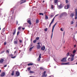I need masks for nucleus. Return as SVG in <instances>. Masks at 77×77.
Listing matches in <instances>:
<instances>
[{
    "label": "nucleus",
    "mask_w": 77,
    "mask_h": 77,
    "mask_svg": "<svg viewBox=\"0 0 77 77\" xmlns=\"http://www.w3.org/2000/svg\"><path fill=\"white\" fill-rule=\"evenodd\" d=\"M57 23H56L52 27V35H51V38H52V37H53V31L54 30V27H55V26H56V25L57 24Z\"/></svg>",
    "instance_id": "obj_1"
},
{
    "label": "nucleus",
    "mask_w": 77,
    "mask_h": 77,
    "mask_svg": "<svg viewBox=\"0 0 77 77\" xmlns=\"http://www.w3.org/2000/svg\"><path fill=\"white\" fill-rule=\"evenodd\" d=\"M58 15H59V14H57L53 18V20H52L51 23H50V25L49 26V27H51V24H52V23H53L54 22V18H55V17H57V16H58Z\"/></svg>",
    "instance_id": "obj_2"
},
{
    "label": "nucleus",
    "mask_w": 77,
    "mask_h": 77,
    "mask_svg": "<svg viewBox=\"0 0 77 77\" xmlns=\"http://www.w3.org/2000/svg\"><path fill=\"white\" fill-rule=\"evenodd\" d=\"M45 74H46V71H45L43 72V75L42 76V77H47V75H45Z\"/></svg>",
    "instance_id": "obj_3"
},
{
    "label": "nucleus",
    "mask_w": 77,
    "mask_h": 77,
    "mask_svg": "<svg viewBox=\"0 0 77 77\" xmlns=\"http://www.w3.org/2000/svg\"><path fill=\"white\" fill-rule=\"evenodd\" d=\"M4 62V59L1 58L0 59V63H3Z\"/></svg>",
    "instance_id": "obj_4"
},
{
    "label": "nucleus",
    "mask_w": 77,
    "mask_h": 77,
    "mask_svg": "<svg viewBox=\"0 0 77 77\" xmlns=\"http://www.w3.org/2000/svg\"><path fill=\"white\" fill-rule=\"evenodd\" d=\"M16 75L17 77H18L20 75V72L18 71H16Z\"/></svg>",
    "instance_id": "obj_5"
},
{
    "label": "nucleus",
    "mask_w": 77,
    "mask_h": 77,
    "mask_svg": "<svg viewBox=\"0 0 77 77\" xmlns=\"http://www.w3.org/2000/svg\"><path fill=\"white\" fill-rule=\"evenodd\" d=\"M45 49V47L44 46H43L42 47H41V50L43 51H44Z\"/></svg>",
    "instance_id": "obj_6"
},
{
    "label": "nucleus",
    "mask_w": 77,
    "mask_h": 77,
    "mask_svg": "<svg viewBox=\"0 0 77 77\" xmlns=\"http://www.w3.org/2000/svg\"><path fill=\"white\" fill-rule=\"evenodd\" d=\"M5 75V72H4L1 73V74L0 75V76H1V77H4Z\"/></svg>",
    "instance_id": "obj_7"
},
{
    "label": "nucleus",
    "mask_w": 77,
    "mask_h": 77,
    "mask_svg": "<svg viewBox=\"0 0 77 77\" xmlns=\"http://www.w3.org/2000/svg\"><path fill=\"white\" fill-rule=\"evenodd\" d=\"M77 18V10H75V20H76Z\"/></svg>",
    "instance_id": "obj_8"
},
{
    "label": "nucleus",
    "mask_w": 77,
    "mask_h": 77,
    "mask_svg": "<svg viewBox=\"0 0 77 77\" xmlns=\"http://www.w3.org/2000/svg\"><path fill=\"white\" fill-rule=\"evenodd\" d=\"M36 48L37 49H40V48H41V46H40V45H37Z\"/></svg>",
    "instance_id": "obj_9"
},
{
    "label": "nucleus",
    "mask_w": 77,
    "mask_h": 77,
    "mask_svg": "<svg viewBox=\"0 0 77 77\" xmlns=\"http://www.w3.org/2000/svg\"><path fill=\"white\" fill-rule=\"evenodd\" d=\"M69 8V5H67L66 8V6H65L64 7V8H65V9H68V8Z\"/></svg>",
    "instance_id": "obj_10"
},
{
    "label": "nucleus",
    "mask_w": 77,
    "mask_h": 77,
    "mask_svg": "<svg viewBox=\"0 0 77 77\" xmlns=\"http://www.w3.org/2000/svg\"><path fill=\"white\" fill-rule=\"evenodd\" d=\"M27 20V23H29L30 24V25H31L32 24V23H31V21H30V20Z\"/></svg>",
    "instance_id": "obj_11"
},
{
    "label": "nucleus",
    "mask_w": 77,
    "mask_h": 77,
    "mask_svg": "<svg viewBox=\"0 0 77 77\" xmlns=\"http://www.w3.org/2000/svg\"><path fill=\"white\" fill-rule=\"evenodd\" d=\"M14 44H17V43H18V40L16 39L15 41H14Z\"/></svg>",
    "instance_id": "obj_12"
},
{
    "label": "nucleus",
    "mask_w": 77,
    "mask_h": 77,
    "mask_svg": "<svg viewBox=\"0 0 77 77\" xmlns=\"http://www.w3.org/2000/svg\"><path fill=\"white\" fill-rule=\"evenodd\" d=\"M65 60H66V58H63L62 60H61V62H65Z\"/></svg>",
    "instance_id": "obj_13"
},
{
    "label": "nucleus",
    "mask_w": 77,
    "mask_h": 77,
    "mask_svg": "<svg viewBox=\"0 0 77 77\" xmlns=\"http://www.w3.org/2000/svg\"><path fill=\"white\" fill-rule=\"evenodd\" d=\"M58 9H60L62 8V5H60L58 6Z\"/></svg>",
    "instance_id": "obj_14"
},
{
    "label": "nucleus",
    "mask_w": 77,
    "mask_h": 77,
    "mask_svg": "<svg viewBox=\"0 0 77 77\" xmlns=\"http://www.w3.org/2000/svg\"><path fill=\"white\" fill-rule=\"evenodd\" d=\"M75 56V54H71L70 55V57H74V56Z\"/></svg>",
    "instance_id": "obj_15"
},
{
    "label": "nucleus",
    "mask_w": 77,
    "mask_h": 77,
    "mask_svg": "<svg viewBox=\"0 0 77 77\" xmlns=\"http://www.w3.org/2000/svg\"><path fill=\"white\" fill-rule=\"evenodd\" d=\"M73 16H74V13H71L70 15V16L71 17H72H72H73Z\"/></svg>",
    "instance_id": "obj_16"
},
{
    "label": "nucleus",
    "mask_w": 77,
    "mask_h": 77,
    "mask_svg": "<svg viewBox=\"0 0 77 77\" xmlns=\"http://www.w3.org/2000/svg\"><path fill=\"white\" fill-rule=\"evenodd\" d=\"M14 32L13 33V35H14L15 34V33H16V29H15V30H14Z\"/></svg>",
    "instance_id": "obj_17"
},
{
    "label": "nucleus",
    "mask_w": 77,
    "mask_h": 77,
    "mask_svg": "<svg viewBox=\"0 0 77 77\" xmlns=\"http://www.w3.org/2000/svg\"><path fill=\"white\" fill-rule=\"evenodd\" d=\"M30 74H33V73H35V72L31 71V70L29 71Z\"/></svg>",
    "instance_id": "obj_18"
},
{
    "label": "nucleus",
    "mask_w": 77,
    "mask_h": 77,
    "mask_svg": "<svg viewBox=\"0 0 77 77\" xmlns=\"http://www.w3.org/2000/svg\"><path fill=\"white\" fill-rule=\"evenodd\" d=\"M32 65H33V63H29L28 64V66H32Z\"/></svg>",
    "instance_id": "obj_19"
},
{
    "label": "nucleus",
    "mask_w": 77,
    "mask_h": 77,
    "mask_svg": "<svg viewBox=\"0 0 77 77\" xmlns=\"http://www.w3.org/2000/svg\"><path fill=\"white\" fill-rule=\"evenodd\" d=\"M34 47H35V46H33V47H32L30 48H29V49L30 51H32V49L34 48Z\"/></svg>",
    "instance_id": "obj_20"
},
{
    "label": "nucleus",
    "mask_w": 77,
    "mask_h": 77,
    "mask_svg": "<svg viewBox=\"0 0 77 77\" xmlns=\"http://www.w3.org/2000/svg\"><path fill=\"white\" fill-rule=\"evenodd\" d=\"M40 70H44V69L43 67H40Z\"/></svg>",
    "instance_id": "obj_21"
},
{
    "label": "nucleus",
    "mask_w": 77,
    "mask_h": 77,
    "mask_svg": "<svg viewBox=\"0 0 77 77\" xmlns=\"http://www.w3.org/2000/svg\"><path fill=\"white\" fill-rule=\"evenodd\" d=\"M30 69H31V67H28V68H27V70L28 71H30Z\"/></svg>",
    "instance_id": "obj_22"
},
{
    "label": "nucleus",
    "mask_w": 77,
    "mask_h": 77,
    "mask_svg": "<svg viewBox=\"0 0 77 77\" xmlns=\"http://www.w3.org/2000/svg\"><path fill=\"white\" fill-rule=\"evenodd\" d=\"M76 53V50H75L73 51L72 54H74V53Z\"/></svg>",
    "instance_id": "obj_23"
},
{
    "label": "nucleus",
    "mask_w": 77,
    "mask_h": 77,
    "mask_svg": "<svg viewBox=\"0 0 77 77\" xmlns=\"http://www.w3.org/2000/svg\"><path fill=\"white\" fill-rule=\"evenodd\" d=\"M36 24H37V23H39V20H38V19H36Z\"/></svg>",
    "instance_id": "obj_24"
},
{
    "label": "nucleus",
    "mask_w": 77,
    "mask_h": 77,
    "mask_svg": "<svg viewBox=\"0 0 77 77\" xmlns=\"http://www.w3.org/2000/svg\"><path fill=\"white\" fill-rule=\"evenodd\" d=\"M45 19L46 20H48V16H45Z\"/></svg>",
    "instance_id": "obj_25"
},
{
    "label": "nucleus",
    "mask_w": 77,
    "mask_h": 77,
    "mask_svg": "<svg viewBox=\"0 0 77 77\" xmlns=\"http://www.w3.org/2000/svg\"><path fill=\"white\" fill-rule=\"evenodd\" d=\"M21 28H22V27L20 26V27H18V30H20L21 29Z\"/></svg>",
    "instance_id": "obj_26"
},
{
    "label": "nucleus",
    "mask_w": 77,
    "mask_h": 77,
    "mask_svg": "<svg viewBox=\"0 0 77 77\" xmlns=\"http://www.w3.org/2000/svg\"><path fill=\"white\" fill-rule=\"evenodd\" d=\"M71 61H73L74 60V57H72L71 59Z\"/></svg>",
    "instance_id": "obj_27"
},
{
    "label": "nucleus",
    "mask_w": 77,
    "mask_h": 77,
    "mask_svg": "<svg viewBox=\"0 0 77 77\" xmlns=\"http://www.w3.org/2000/svg\"><path fill=\"white\" fill-rule=\"evenodd\" d=\"M69 52H68L67 53V54H66V55L67 56H69Z\"/></svg>",
    "instance_id": "obj_28"
},
{
    "label": "nucleus",
    "mask_w": 77,
    "mask_h": 77,
    "mask_svg": "<svg viewBox=\"0 0 77 77\" xmlns=\"http://www.w3.org/2000/svg\"><path fill=\"white\" fill-rule=\"evenodd\" d=\"M9 57H12L13 56V55H12V54H11L9 55Z\"/></svg>",
    "instance_id": "obj_29"
},
{
    "label": "nucleus",
    "mask_w": 77,
    "mask_h": 77,
    "mask_svg": "<svg viewBox=\"0 0 77 77\" xmlns=\"http://www.w3.org/2000/svg\"><path fill=\"white\" fill-rule=\"evenodd\" d=\"M36 40H35L33 41V43H36Z\"/></svg>",
    "instance_id": "obj_30"
},
{
    "label": "nucleus",
    "mask_w": 77,
    "mask_h": 77,
    "mask_svg": "<svg viewBox=\"0 0 77 77\" xmlns=\"http://www.w3.org/2000/svg\"><path fill=\"white\" fill-rule=\"evenodd\" d=\"M41 54H40L39 55L38 58H40V59H41Z\"/></svg>",
    "instance_id": "obj_31"
},
{
    "label": "nucleus",
    "mask_w": 77,
    "mask_h": 77,
    "mask_svg": "<svg viewBox=\"0 0 77 77\" xmlns=\"http://www.w3.org/2000/svg\"><path fill=\"white\" fill-rule=\"evenodd\" d=\"M36 39L35 40H39V38L38 37H37L36 38Z\"/></svg>",
    "instance_id": "obj_32"
},
{
    "label": "nucleus",
    "mask_w": 77,
    "mask_h": 77,
    "mask_svg": "<svg viewBox=\"0 0 77 77\" xmlns=\"http://www.w3.org/2000/svg\"><path fill=\"white\" fill-rule=\"evenodd\" d=\"M39 14H40V15H42V16L44 15V14H43L42 13H40Z\"/></svg>",
    "instance_id": "obj_33"
},
{
    "label": "nucleus",
    "mask_w": 77,
    "mask_h": 77,
    "mask_svg": "<svg viewBox=\"0 0 77 77\" xmlns=\"http://www.w3.org/2000/svg\"><path fill=\"white\" fill-rule=\"evenodd\" d=\"M63 14H61L60 16V18H61V17H62V16H63Z\"/></svg>",
    "instance_id": "obj_34"
},
{
    "label": "nucleus",
    "mask_w": 77,
    "mask_h": 77,
    "mask_svg": "<svg viewBox=\"0 0 77 77\" xmlns=\"http://www.w3.org/2000/svg\"><path fill=\"white\" fill-rule=\"evenodd\" d=\"M14 75V72L13 71L11 73V75Z\"/></svg>",
    "instance_id": "obj_35"
},
{
    "label": "nucleus",
    "mask_w": 77,
    "mask_h": 77,
    "mask_svg": "<svg viewBox=\"0 0 77 77\" xmlns=\"http://www.w3.org/2000/svg\"><path fill=\"white\" fill-rule=\"evenodd\" d=\"M48 30V29H47V28H46L45 29V32H47Z\"/></svg>",
    "instance_id": "obj_36"
},
{
    "label": "nucleus",
    "mask_w": 77,
    "mask_h": 77,
    "mask_svg": "<svg viewBox=\"0 0 77 77\" xmlns=\"http://www.w3.org/2000/svg\"><path fill=\"white\" fill-rule=\"evenodd\" d=\"M19 33H20V32H19V31L17 32V36H18V35H19Z\"/></svg>",
    "instance_id": "obj_37"
},
{
    "label": "nucleus",
    "mask_w": 77,
    "mask_h": 77,
    "mask_svg": "<svg viewBox=\"0 0 77 77\" xmlns=\"http://www.w3.org/2000/svg\"><path fill=\"white\" fill-rule=\"evenodd\" d=\"M69 62H67V63H65V65H69Z\"/></svg>",
    "instance_id": "obj_38"
},
{
    "label": "nucleus",
    "mask_w": 77,
    "mask_h": 77,
    "mask_svg": "<svg viewBox=\"0 0 77 77\" xmlns=\"http://www.w3.org/2000/svg\"><path fill=\"white\" fill-rule=\"evenodd\" d=\"M18 39L19 40L20 42V43H21V42H22V40H21L19 39Z\"/></svg>",
    "instance_id": "obj_39"
},
{
    "label": "nucleus",
    "mask_w": 77,
    "mask_h": 77,
    "mask_svg": "<svg viewBox=\"0 0 77 77\" xmlns=\"http://www.w3.org/2000/svg\"><path fill=\"white\" fill-rule=\"evenodd\" d=\"M57 2V0H55L54 3H56Z\"/></svg>",
    "instance_id": "obj_40"
},
{
    "label": "nucleus",
    "mask_w": 77,
    "mask_h": 77,
    "mask_svg": "<svg viewBox=\"0 0 77 77\" xmlns=\"http://www.w3.org/2000/svg\"><path fill=\"white\" fill-rule=\"evenodd\" d=\"M15 57H16V56H15L13 57H11V58H12V59H14V58H15Z\"/></svg>",
    "instance_id": "obj_41"
},
{
    "label": "nucleus",
    "mask_w": 77,
    "mask_h": 77,
    "mask_svg": "<svg viewBox=\"0 0 77 77\" xmlns=\"http://www.w3.org/2000/svg\"><path fill=\"white\" fill-rule=\"evenodd\" d=\"M69 2L68 1V0H66V3H68Z\"/></svg>",
    "instance_id": "obj_42"
},
{
    "label": "nucleus",
    "mask_w": 77,
    "mask_h": 77,
    "mask_svg": "<svg viewBox=\"0 0 77 77\" xmlns=\"http://www.w3.org/2000/svg\"><path fill=\"white\" fill-rule=\"evenodd\" d=\"M40 58H38V60H37V61H38V62H39V61H40Z\"/></svg>",
    "instance_id": "obj_43"
},
{
    "label": "nucleus",
    "mask_w": 77,
    "mask_h": 77,
    "mask_svg": "<svg viewBox=\"0 0 77 77\" xmlns=\"http://www.w3.org/2000/svg\"><path fill=\"white\" fill-rule=\"evenodd\" d=\"M4 44L5 45H6V44H7L6 42H5L4 43Z\"/></svg>",
    "instance_id": "obj_44"
},
{
    "label": "nucleus",
    "mask_w": 77,
    "mask_h": 77,
    "mask_svg": "<svg viewBox=\"0 0 77 77\" xmlns=\"http://www.w3.org/2000/svg\"><path fill=\"white\" fill-rule=\"evenodd\" d=\"M17 50H16V51H15L14 52V54H15V53H17Z\"/></svg>",
    "instance_id": "obj_45"
},
{
    "label": "nucleus",
    "mask_w": 77,
    "mask_h": 77,
    "mask_svg": "<svg viewBox=\"0 0 77 77\" xmlns=\"http://www.w3.org/2000/svg\"><path fill=\"white\" fill-rule=\"evenodd\" d=\"M5 52V51H3L1 52V54H2V53H3Z\"/></svg>",
    "instance_id": "obj_46"
},
{
    "label": "nucleus",
    "mask_w": 77,
    "mask_h": 77,
    "mask_svg": "<svg viewBox=\"0 0 77 77\" xmlns=\"http://www.w3.org/2000/svg\"><path fill=\"white\" fill-rule=\"evenodd\" d=\"M61 65H65V63H62Z\"/></svg>",
    "instance_id": "obj_47"
},
{
    "label": "nucleus",
    "mask_w": 77,
    "mask_h": 77,
    "mask_svg": "<svg viewBox=\"0 0 77 77\" xmlns=\"http://www.w3.org/2000/svg\"><path fill=\"white\" fill-rule=\"evenodd\" d=\"M26 2V0H24V2H23L21 4H22V3H25Z\"/></svg>",
    "instance_id": "obj_48"
},
{
    "label": "nucleus",
    "mask_w": 77,
    "mask_h": 77,
    "mask_svg": "<svg viewBox=\"0 0 77 77\" xmlns=\"http://www.w3.org/2000/svg\"><path fill=\"white\" fill-rule=\"evenodd\" d=\"M53 5H51V9H53Z\"/></svg>",
    "instance_id": "obj_49"
},
{
    "label": "nucleus",
    "mask_w": 77,
    "mask_h": 77,
    "mask_svg": "<svg viewBox=\"0 0 77 77\" xmlns=\"http://www.w3.org/2000/svg\"><path fill=\"white\" fill-rule=\"evenodd\" d=\"M18 24V21H16V24L17 25Z\"/></svg>",
    "instance_id": "obj_50"
},
{
    "label": "nucleus",
    "mask_w": 77,
    "mask_h": 77,
    "mask_svg": "<svg viewBox=\"0 0 77 77\" xmlns=\"http://www.w3.org/2000/svg\"><path fill=\"white\" fill-rule=\"evenodd\" d=\"M6 52L8 53V54L9 53V51L7 50L6 51Z\"/></svg>",
    "instance_id": "obj_51"
},
{
    "label": "nucleus",
    "mask_w": 77,
    "mask_h": 77,
    "mask_svg": "<svg viewBox=\"0 0 77 77\" xmlns=\"http://www.w3.org/2000/svg\"><path fill=\"white\" fill-rule=\"evenodd\" d=\"M73 23H74V22H73V21H72L71 22V24H73Z\"/></svg>",
    "instance_id": "obj_52"
},
{
    "label": "nucleus",
    "mask_w": 77,
    "mask_h": 77,
    "mask_svg": "<svg viewBox=\"0 0 77 77\" xmlns=\"http://www.w3.org/2000/svg\"><path fill=\"white\" fill-rule=\"evenodd\" d=\"M6 66H7V65H6L4 66V67H6Z\"/></svg>",
    "instance_id": "obj_53"
},
{
    "label": "nucleus",
    "mask_w": 77,
    "mask_h": 77,
    "mask_svg": "<svg viewBox=\"0 0 77 77\" xmlns=\"http://www.w3.org/2000/svg\"><path fill=\"white\" fill-rule=\"evenodd\" d=\"M60 30L61 31H63V30L62 29V28L60 29Z\"/></svg>",
    "instance_id": "obj_54"
},
{
    "label": "nucleus",
    "mask_w": 77,
    "mask_h": 77,
    "mask_svg": "<svg viewBox=\"0 0 77 77\" xmlns=\"http://www.w3.org/2000/svg\"><path fill=\"white\" fill-rule=\"evenodd\" d=\"M65 35V32H64L63 33V36H64V35Z\"/></svg>",
    "instance_id": "obj_55"
},
{
    "label": "nucleus",
    "mask_w": 77,
    "mask_h": 77,
    "mask_svg": "<svg viewBox=\"0 0 77 77\" xmlns=\"http://www.w3.org/2000/svg\"><path fill=\"white\" fill-rule=\"evenodd\" d=\"M22 30H24L25 29V28H22Z\"/></svg>",
    "instance_id": "obj_56"
},
{
    "label": "nucleus",
    "mask_w": 77,
    "mask_h": 77,
    "mask_svg": "<svg viewBox=\"0 0 77 77\" xmlns=\"http://www.w3.org/2000/svg\"><path fill=\"white\" fill-rule=\"evenodd\" d=\"M53 17V15H51V17Z\"/></svg>",
    "instance_id": "obj_57"
},
{
    "label": "nucleus",
    "mask_w": 77,
    "mask_h": 77,
    "mask_svg": "<svg viewBox=\"0 0 77 77\" xmlns=\"http://www.w3.org/2000/svg\"><path fill=\"white\" fill-rule=\"evenodd\" d=\"M32 46H33V45H32V44H31V47H32Z\"/></svg>",
    "instance_id": "obj_58"
},
{
    "label": "nucleus",
    "mask_w": 77,
    "mask_h": 77,
    "mask_svg": "<svg viewBox=\"0 0 77 77\" xmlns=\"http://www.w3.org/2000/svg\"><path fill=\"white\" fill-rule=\"evenodd\" d=\"M39 44H40V43L38 42V43H37V44H38V45H39Z\"/></svg>",
    "instance_id": "obj_59"
},
{
    "label": "nucleus",
    "mask_w": 77,
    "mask_h": 77,
    "mask_svg": "<svg viewBox=\"0 0 77 77\" xmlns=\"http://www.w3.org/2000/svg\"><path fill=\"white\" fill-rule=\"evenodd\" d=\"M69 59H70V58H69L68 59V60H69Z\"/></svg>",
    "instance_id": "obj_60"
},
{
    "label": "nucleus",
    "mask_w": 77,
    "mask_h": 77,
    "mask_svg": "<svg viewBox=\"0 0 77 77\" xmlns=\"http://www.w3.org/2000/svg\"><path fill=\"white\" fill-rule=\"evenodd\" d=\"M76 47V45H74V47Z\"/></svg>",
    "instance_id": "obj_61"
},
{
    "label": "nucleus",
    "mask_w": 77,
    "mask_h": 77,
    "mask_svg": "<svg viewBox=\"0 0 77 77\" xmlns=\"http://www.w3.org/2000/svg\"><path fill=\"white\" fill-rule=\"evenodd\" d=\"M75 27H77V24H76V25L75 26Z\"/></svg>",
    "instance_id": "obj_62"
},
{
    "label": "nucleus",
    "mask_w": 77,
    "mask_h": 77,
    "mask_svg": "<svg viewBox=\"0 0 77 77\" xmlns=\"http://www.w3.org/2000/svg\"><path fill=\"white\" fill-rule=\"evenodd\" d=\"M45 2V1H43V2Z\"/></svg>",
    "instance_id": "obj_63"
},
{
    "label": "nucleus",
    "mask_w": 77,
    "mask_h": 77,
    "mask_svg": "<svg viewBox=\"0 0 77 77\" xmlns=\"http://www.w3.org/2000/svg\"><path fill=\"white\" fill-rule=\"evenodd\" d=\"M76 65H77V62L76 63Z\"/></svg>",
    "instance_id": "obj_64"
}]
</instances>
